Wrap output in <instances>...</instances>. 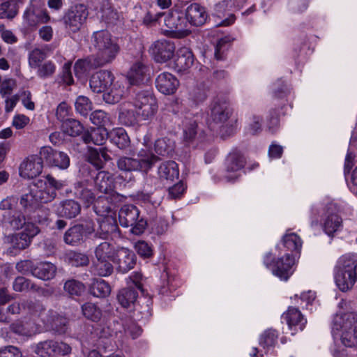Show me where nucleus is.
Wrapping results in <instances>:
<instances>
[{
  "instance_id": "1",
  "label": "nucleus",
  "mask_w": 357,
  "mask_h": 357,
  "mask_svg": "<svg viewBox=\"0 0 357 357\" xmlns=\"http://www.w3.org/2000/svg\"><path fill=\"white\" fill-rule=\"evenodd\" d=\"M91 44L97 51L93 65L100 67L112 63L120 51V47L107 30L95 31L91 37Z\"/></svg>"
},
{
  "instance_id": "2",
  "label": "nucleus",
  "mask_w": 357,
  "mask_h": 357,
  "mask_svg": "<svg viewBox=\"0 0 357 357\" xmlns=\"http://www.w3.org/2000/svg\"><path fill=\"white\" fill-rule=\"evenodd\" d=\"M334 280L341 291L353 288L357 282V261L353 255H345L338 259L334 268Z\"/></svg>"
},
{
  "instance_id": "3",
  "label": "nucleus",
  "mask_w": 357,
  "mask_h": 357,
  "mask_svg": "<svg viewBox=\"0 0 357 357\" xmlns=\"http://www.w3.org/2000/svg\"><path fill=\"white\" fill-rule=\"evenodd\" d=\"M340 332V340L347 347L357 345V314L354 312L337 314L333 319V332Z\"/></svg>"
},
{
  "instance_id": "4",
  "label": "nucleus",
  "mask_w": 357,
  "mask_h": 357,
  "mask_svg": "<svg viewBox=\"0 0 357 357\" xmlns=\"http://www.w3.org/2000/svg\"><path fill=\"white\" fill-rule=\"evenodd\" d=\"M119 220L121 226L130 227L135 235L142 234L146 228V220L140 215L139 208L132 204L123 206L119 211Z\"/></svg>"
},
{
  "instance_id": "5",
  "label": "nucleus",
  "mask_w": 357,
  "mask_h": 357,
  "mask_svg": "<svg viewBox=\"0 0 357 357\" xmlns=\"http://www.w3.org/2000/svg\"><path fill=\"white\" fill-rule=\"evenodd\" d=\"M162 20L165 26L163 33L167 36L183 38L189 33L188 22L183 14L178 10L163 13Z\"/></svg>"
},
{
  "instance_id": "6",
  "label": "nucleus",
  "mask_w": 357,
  "mask_h": 357,
  "mask_svg": "<svg viewBox=\"0 0 357 357\" xmlns=\"http://www.w3.org/2000/svg\"><path fill=\"white\" fill-rule=\"evenodd\" d=\"M94 231L95 222L92 219H86L70 227L63 235V241L69 245L78 246Z\"/></svg>"
},
{
  "instance_id": "7",
  "label": "nucleus",
  "mask_w": 357,
  "mask_h": 357,
  "mask_svg": "<svg viewBox=\"0 0 357 357\" xmlns=\"http://www.w3.org/2000/svg\"><path fill=\"white\" fill-rule=\"evenodd\" d=\"M210 116L215 123L222 124L221 132H225L227 135H231L234 131V126L231 124L227 127L224 124L230 119L233 110L229 104L224 99L215 98L210 105Z\"/></svg>"
},
{
  "instance_id": "8",
  "label": "nucleus",
  "mask_w": 357,
  "mask_h": 357,
  "mask_svg": "<svg viewBox=\"0 0 357 357\" xmlns=\"http://www.w3.org/2000/svg\"><path fill=\"white\" fill-rule=\"evenodd\" d=\"M158 158L154 155L144 158L119 157L116 160L118 169L124 172L139 171L147 173L153 166Z\"/></svg>"
},
{
  "instance_id": "9",
  "label": "nucleus",
  "mask_w": 357,
  "mask_h": 357,
  "mask_svg": "<svg viewBox=\"0 0 357 357\" xmlns=\"http://www.w3.org/2000/svg\"><path fill=\"white\" fill-rule=\"evenodd\" d=\"M132 105L137 115L144 120L153 118L158 109L156 100L149 91L137 92L133 98Z\"/></svg>"
},
{
  "instance_id": "10",
  "label": "nucleus",
  "mask_w": 357,
  "mask_h": 357,
  "mask_svg": "<svg viewBox=\"0 0 357 357\" xmlns=\"http://www.w3.org/2000/svg\"><path fill=\"white\" fill-rule=\"evenodd\" d=\"M88 14L84 4H77L69 9L62 18L66 31L69 34L77 32L86 20Z\"/></svg>"
},
{
  "instance_id": "11",
  "label": "nucleus",
  "mask_w": 357,
  "mask_h": 357,
  "mask_svg": "<svg viewBox=\"0 0 357 357\" xmlns=\"http://www.w3.org/2000/svg\"><path fill=\"white\" fill-rule=\"evenodd\" d=\"M245 160L243 155L237 151L230 153L225 160V174L224 179L227 182H234L241 176Z\"/></svg>"
},
{
  "instance_id": "12",
  "label": "nucleus",
  "mask_w": 357,
  "mask_h": 357,
  "mask_svg": "<svg viewBox=\"0 0 357 357\" xmlns=\"http://www.w3.org/2000/svg\"><path fill=\"white\" fill-rule=\"evenodd\" d=\"M175 45L169 40H158L150 47L149 52L157 63H165L173 58Z\"/></svg>"
},
{
  "instance_id": "13",
  "label": "nucleus",
  "mask_w": 357,
  "mask_h": 357,
  "mask_svg": "<svg viewBox=\"0 0 357 357\" xmlns=\"http://www.w3.org/2000/svg\"><path fill=\"white\" fill-rule=\"evenodd\" d=\"M39 154L49 166L66 169L70 165V158L67 153L54 150L50 146L41 148Z\"/></svg>"
},
{
  "instance_id": "14",
  "label": "nucleus",
  "mask_w": 357,
  "mask_h": 357,
  "mask_svg": "<svg viewBox=\"0 0 357 357\" xmlns=\"http://www.w3.org/2000/svg\"><path fill=\"white\" fill-rule=\"evenodd\" d=\"M43 158L42 156L33 155L24 160L20 166V175L24 178H33L43 170Z\"/></svg>"
},
{
  "instance_id": "15",
  "label": "nucleus",
  "mask_w": 357,
  "mask_h": 357,
  "mask_svg": "<svg viewBox=\"0 0 357 357\" xmlns=\"http://www.w3.org/2000/svg\"><path fill=\"white\" fill-rule=\"evenodd\" d=\"M114 80V76L111 71L99 70L90 77L89 86L93 93H104L111 86Z\"/></svg>"
},
{
  "instance_id": "16",
  "label": "nucleus",
  "mask_w": 357,
  "mask_h": 357,
  "mask_svg": "<svg viewBox=\"0 0 357 357\" xmlns=\"http://www.w3.org/2000/svg\"><path fill=\"white\" fill-rule=\"evenodd\" d=\"M289 260L290 255L287 254L285 255V261L282 257L275 262L272 255L268 254L264 258V264L267 268H272L274 275L279 277L281 280L287 281L289 278V270L290 268Z\"/></svg>"
},
{
  "instance_id": "17",
  "label": "nucleus",
  "mask_w": 357,
  "mask_h": 357,
  "mask_svg": "<svg viewBox=\"0 0 357 357\" xmlns=\"http://www.w3.org/2000/svg\"><path fill=\"white\" fill-rule=\"evenodd\" d=\"M136 260L135 254L132 250L121 248L116 251L114 262L119 272L126 273L135 267Z\"/></svg>"
},
{
  "instance_id": "18",
  "label": "nucleus",
  "mask_w": 357,
  "mask_h": 357,
  "mask_svg": "<svg viewBox=\"0 0 357 357\" xmlns=\"http://www.w3.org/2000/svg\"><path fill=\"white\" fill-rule=\"evenodd\" d=\"M40 232L38 226L31 222L26 225V228L22 232L15 234L13 237V243L15 248L24 250L31 243L32 238Z\"/></svg>"
},
{
  "instance_id": "19",
  "label": "nucleus",
  "mask_w": 357,
  "mask_h": 357,
  "mask_svg": "<svg viewBox=\"0 0 357 357\" xmlns=\"http://www.w3.org/2000/svg\"><path fill=\"white\" fill-rule=\"evenodd\" d=\"M119 231L116 219L107 216L99 222L98 229L95 228V231L92 234V240H107L111 235L119 232Z\"/></svg>"
},
{
  "instance_id": "20",
  "label": "nucleus",
  "mask_w": 357,
  "mask_h": 357,
  "mask_svg": "<svg viewBox=\"0 0 357 357\" xmlns=\"http://www.w3.org/2000/svg\"><path fill=\"white\" fill-rule=\"evenodd\" d=\"M87 161L97 169H102L105 163L112 160L106 147H88Z\"/></svg>"
},
{
  "instance_id": "21",
  "label": "nucleus",
  "mask_w": 357,
  "mask_h": 357,
  "mask_svg": "<svg viewBox=\"0 0 357 357\" xmlns=\"http://www.w3.org/2000/svg\"><path fill=\"white\" fill-rule=\"evenodd\" d=\"M187 22L192 25L199 26L203 25L208 17L206 8L197 3L189 5L185 10Z\"/></svg>"
},
{
  "instance_id": "22",
  "label": "nucleus",
  "mask_w": 357,
  "mask_h": 357,
  "mask_svg": "<svg viewBox=\"0 0 357 357\" xmlns=\"http://www.w3.org/2000/svg\"><path fill=\"white\" fill-rule=\"evenodd\" d=\"M149 68L143 60L135 61L130 68L128 79L131 84H140L149 79Z\"/></svg>"
},
{
  "instance_id": "23",
  "label": "nucleus",
  "mask_w": 357,
  "mask_h": 357,
  "mask_svg": "<svg viewBox=\"0 0 357 357\" xmlns=\"http://www.w3.org/2000/svg\"><path fill=\"white\" fill-rule=\"evenodd\" d=\"M155 85L158 91L162 93L172 94L176 91L178 86V81L171 73H162L157 77Z\"/></svg>"
},
{
  "instance_id": "24",
  "label": "nucleus",
  "mask_w": 357,
  "mask_h": 357,
  "mask_svg": "<svg viewBox=\"0 0 357 357\" xmlns=\"http://www.w3.org/2000/svg\"><path fill=\"white\" fill-rule=\"evenodd\" d=\"M56 212L60 217L72 219L80 213L81 206L74 199H66L56 206Z\"/></svg>"
},
{
  "instance_id": "25",
  "label": "nucleus",
  "mask_w": 357,
  "mask_h": 357,
  "mask_svg": "<svg viewBox=\"0 0 357 357\" xmlns=\"http://www.w3.org/2000/svg\"><path fill=\"white\" fill-rule=\"evenodd\" d=\"M108 137V132L105 128H90L84 130L82 135V141L86 144H93L102 146Z\"/></svg>"
},
{
  "instance_id": "26",
  "label": "nucleus",
  "mask_w": 357,
  "mask_h": 357,
  "mask_svg": "<svg viewBox=\"0 0 357 357\" xmlns=\"http://www.w3.org/2000/svg\"><path fill=\"white\" fill-rule=\"evenodd\" d=\"M33 185L37 188V190H33V192L38 203H48L56 198V192L54 190L50 188L43 179H36L33 182Z\"/></svg>"
},
{
  "instance_id": "27",
  "label": "nucleus",
  "mask_w": 357,
  "mask_h": 357,
  "mask_svg": "<svg viewBox=\"0 0 357 357\" xmlns=\"http://www.w3.org/2000/svg\"><path fill=\"white\" fill-rule=\"evenodd\" d=\"M277 339L278 335L275 331L271 329L266 331L259 339V345L263 347L264 350L254 347V353L250 354L251 357H258V354L260 357L264 356L267 354L268 349L275 345Z\"/></svg>"
},
{
  "instance_id": "28",
  "label": "nucleus",
  "mask_w": 357,
  "mask_h": 357,
  "mask_svg": "<svg viewBox=\"0 0 357 357\" xmlns=\"http://www.w3.org/2000/svg\"><path fill=\"white\" fill-rule=\"evenodd\" d=\"M178 175V165L173 160L162 162L158 168V176L161 181H173Z\"/></svg>"
},
{
  "instance_id": "29",
  "label": "nucleus",
  "mask_w": 357,
  "mask_h": 357,
  "mask_svg": "<svg viewBox=\"0 0 357 357\" xmlns=\"http://www.w3.org/2000/svg\"><path fill=\"white\" fill-rule=\"evenodd\" d=\"M126 90L124 86L119 81L111 84L103 93V100L108 104L114 105L119 102L124 96Z\"/></svg>"
},
{
  "instance_id": "30",
  "label": "nucleus",
  "mask_w": 357,
  "mask_h": 357,
  "mask_svg": "<svg viewBox=\"0 0 357 357\" xmlns=\"http://www.w3.org/2000/svg\"><path fill=\"white\" fill-rule=\"evenodd\" d=\"M137 298V289L134 287L122 288L116 296L118 303L123 308L133 307Z\"/></svg>"
},
{
  "instance_id": "31",
  "label": "nucleus",
  "mask_w": 357,
  "mask_h": 357,
  "mask_svg": "<svg viewBox=\"0 0 357 357\" xmlns=\"http://www.w3.org/2000/svg\"><path fill=\"white\" fill-rule=\"evenodd\" d=\"M24 19L29 26H34L38 23L47 22L50 17L43 10L31 6L25 10Z\"/></svg>"
},
{
  "instance_id": "32",
  "label": "nucleus",
  "mask_w": 357,
  "mask_h": 357,
  "mask_svg": "<svg viewBox=\"0 0 357 357\" xmlns=\"http://www.w3.org/2000/svg\"><path fill=\"white\" fill-rule=\"evenodd\" d=\"M333 206V204H330L324 222V229L328 236L333 235L342 228V218L336 213L330 212Z\"/></svg>"
},
{
  "instance_id": "33",
  "label": "nucleus",
  "mask_w": 357,
  "mask_h": 357,
  "mask_svg": "<svg viewBox=\"0 0 357 357\" xmlns=\"http://www.w3.org/2000/svg\"><path fill=\"white\" fill-rule=\"evenodd\" d=\"M175 67L178 71H185L194 63V55L187 47H182L177 52Z\"/></svg>"
},
{
  "instance_id": "34",
  "label": "nucleus",
  "mask_w": 357,
  "mask_h": 357,
  "mask_svg": "<svg viewBox=\"0 0 357 357\" xmlns=\"http://www.w3.org/2000/svg\"><path fill=\"white\" fill-rule=\"evenodd\" d=\"M56 273V266L50 262L39 263L32 269V275L43 280H50L54 278Z\"/></svg>"
},
{
  "instance_id": "35",
  "label": "nucleus",
  "mask_w": 357,
  "mask_h": 357,
  "mask_svg": "<svg viewBox=\"0 0 357 357\" xmlns=\"http://www.w3.org/2000/svg\"><path fill=\"white\" fill-rule=\"evenodd\" d=\"M114 179L112 174L106 171L99 172L95 178L94 183L96 189L100 192L107 194L113 190Z\"/></svg>"
},
{
  "instance_id": "36",
  "label": "nucleus",
  "mask_w": 357,
  "mask_h": 357,
  "mask_svg": "<svg viewBox=\"0 0 357 357\" xmlns=\"http://www.w3.org/2000/svg\"><path fill=\"white\" fill-rule=\"evenodd\" d=\"M152 300L149 297H145L137 300L132 309L136 319H147L151 316Z\"/></svg>"
},
{
  "instance_id": "37",
  "label": "nucleus",
  "mask_w": 357,
  "mask_h": 357,
  "mask_svg": "<svg viewBox=\"0 0 357 357\" xmlns=\"http://www.w3.org/2000/svg\"><path fill=\"white\" fill-rule=\"evenodd\" d=\"M110 142L120 149H126L130 146V140L126 130L123 128L114 129L108 133Z\"/></svg>"
},
{
  "instance_id": "38",
  "label": "nucleus",
  "mask_w": 357,
  "mask_h": 357,
  "mask_svg": "<svg viewBox=\"0 0 357 357\" xmlns=\"http://www.w3.org/2000/svg\"><path fill=\"white\" fill-rule=\"evenodd\" d=\"M89 292L97 298L107 297L111 293V287L102 279H94L89 287Z\"/></svg>"
},
{
  "instance_id": "39",
  "label": "nucleus",
  "mask_w": 357,
  "mask_h": 357,
  "mask_svg": "<svg viewBox=\"0 0 357 357\" xmlns=\"http://www.w3.org/2000/svg\"><path fill=\"white\" fill-rule=\"evenodd\" d=\"M100 13L102 20L107 24H115L120 19L119 13L108 1L102 2Z\"/></svg>"
},
{
  "instance_id": "40",
  "label": "nucleus",
  "mask_w": 357,
  "mask_h": 357,
  "mask_svg": "<svg viewBox=\"0 0 357 357\" xmlns=\"http://www.w3.org/2000/svg\"><path fill=\"white\" fill-rule=\"evenodd\" d=\"M73 192L77 198L82 199L87 205L93 204L96 200L94 193L83 182L75 183Z\"/></svg>"
},
{
  "instance_id": "41",
  "label": "nucleus",
  "mask_w": 357,
  "mask_h": 357,
  "mask_svg": "<svg viewBox=\"0 0 357 357\" xmlns=\"http://www.w3.org/2000/svg\"><path fill=\"white\" fill-rule=\"evenodd\" d=\"M63 132L71 137H77L80 135H82L84 127L81 123L74 119H66L61 125Z\"/></svg>"
},
{
  "instance_id": "42",
  "label": "nucleus",
  "mask_w": 357,
  "mask_h": 357,
  "mask_svg": "<svg viewBox=\"0 0 357 357\" xmlns=\"http://www.w3.org/2000/svg\"><path fill=\"white\" fill-rule=\"evenodd\" d=\"M82 312L86 319L93 322H98L102 315L101 309L97 305L90 302L82 305Z\"/></svg>"
},
{
  "instance_id": "43",
  "label": "nucleus",
  "mask_w": 357,
  "mask_h": 357,
  "mask_svg": "<svg viewBox=\"0 0 357 357\" xmlns=\"http://www.w3.org/2000/svg\"><path fill=\"white\" fill-rule=\"evenodd\" d=\"M33 351L41 357H50L55 354L54 340H47L33 346Z\"/></svg>"
},
{
  "instance_id": "44",
  "label": "nucleus",
  "mask_w": 357,
  "mask_h": 357,
  "mask_svg": "<svg viewBox=\"0 0 357 357\" xmlns=\"http://www.w3.org/2000/svg\"><path fill=\"white\" fill-rule=\"evenodd\" d=\"M127 103L124 102L119 107V120L122 125L126 126H134L137 121L133 110L126 107Z\"/></svg>"
},
{
  "instance_id": "45",
  "label": "nucleus",
  "mask_w": 357,
  "mask_h": 357,
  "mask_svg": "<svg viewBox=\"0 0 357 357\" xmlns=\"http://www.w3.org/2000/svg\"><path fill=\"white\" fill-rule=\"evenodd\" d=\"M63 289L69 296H80L85 290L84 284L77 280L70 279L66 281Z\"/></svg>"
},
{
  "instance_id": "46",
  "label": "nucleus",
  "mask_w": 357,
  "mask_h": 357,
  "mask_svg": "<svg viewBox=\"0 0 357 357\" xmlns=\"http://www.w3.org/2000/svg\"><path fill=\"white\" fill-rule=\"evenodd\" d=\"M307 324V319L297 308H291V335L298 331H303Z\"/></svg>"
},
{
  "instance_id": "47",
  "label": "nucleus",
  "mask_w": 357,
  "mask_h": 357,
  "mask_svg": "<svg viewBox=\"0 0 357 357\" xmlns=\"http://www.w3.org/2000/svg\"><path fill=\"white\" fill-rule=\"evenodd\" d=\"M93 272L101 277H107L113 273V266L107 259H96L93 262Z\"/></svg>"
},
{
  "instance_id": "48",
  "label": "nucleus",
  "mask_w": 357,
  "mask_h": 357,
  "mask_svg": "<svg viewBox=\"0 0 357 357\" xmlns=\"http://www.w3.org/2000/svg\"><path fill=\"white\" fill-rule=\"evenodd\" d=\"M13 289L15 291L22 292L27 291H32L34 292L38 291L39 287L36 284L31 282L30 280L26 279L22 276L17 277L13 284Z\"/></svg>"
},
{
  "instance_id": "49",
  "label": "nucleus",
  "mask_w": 357,
  "mask_h": 357,
  "mask_svg": "<svg viewBox=\"0 0 357 357\" xmlns=\"http://www.w3.org/2000/svg\"><path fill=\"white\" fill-rule=\"evenodd\" d=\"M66 260L72 266H86L89 264V257L84 253L70 251L66 255Z\"/></svg>"
},
{
  "instance_id": "50",
  "label": "nucleus",
  "mask_w": 357,
  "mask_h": 357,
  "mask_svg": "<svg viewBox=\"0 0 357 357\" xmlns=\"http://www.w3.org/2000/svg\"><path fill=\"white\" fill-rule=\"evenodd\" d=\"M291 268L297 265L301 257L303 241L297 234L291 233ZM293 270L291 269V273Z\"/></svg>"
},
{
  "instance_id": "51",
  "label": "nucleus",
  "mask_w": 357,
  "mask_h": 357,
  "mask_svg": "<svg viewBox=\"0 0 357 357\" xmlns=\"http://www.w3.org/2000/svg\"><path fill=\"white\" fill-rule=\"evenodd\" d=\"M114 249L112 244L107 241L100 243L95 250L96 259H108L113 257Z\"/></svg>"
},
{
  "instance_id": "52",
  "label": "nucleus",
  "mask_w": 357,
  "mask_h": 357,
  "mask_svg": "<svg viewBox=\"0 0 357 357\" xmlns=\"http://www.w3.org/2000/svg\"><path fill=\"white\" fill-rule=\"evenodd\" d=\"M22 3V1L8 0L0 6V13L4 17L8 18L14 17L18 12V3Z\"/></svg>"
},
{
  "instance_id": "53",
  "label": "nucleus",
  "mask_w": 357,
  "mask_h": 357,
  "mask_svg": "<svg viewBox=\"0 0 357 357\" xmlns=\"http://www.w3.org/2000/svg\"><path fill=\"white\" fill-rule=\"evenodd\" d=\"M28 222H31L34 225L38 224H45L47 220V213L42 207L38 206L27 214Z\"/></svg>"
},
{
  "instance_id": "54",
  "label": "nucleus",
  "mask_w": 357,
  "mask_h": 357,
  "mask_svg": "<svg viewBox=\"0 0 357 357\" xmlns=\"http://www.w3.org/2000/svg\"><path fill=\"white\" fill-rule=\"evenodd\" d=\"M90 120L98 128H105L110 124L108 114L102 110H96L92 112L90 115Z\"/></svg>"
},
{
  "instance_id": "55",
  "label": "nucleus",
  "mask_w": 357,
  "mask_h": 357,
  "mask_svg": "<svg viewBox=\"0 0 357 357\" xmlns=\"http://www.w3.org/2000/svg\"><path fill=\"white\" fill-rule=\"evenodd\" d=\"M20 204L25 210V213L27 214L39 206V203L38 200H36L33 190L30 193L25 194L22 196L20 199Z\"/></svg>"
},
{
  "instance_id": "56",
  "label": "nucleus",
  "mask_w": 357,
  "mask_h": 357,
  "mask_svg": "<svg viewBox=\"0 0 357 357\" xmlns=\"http://www.w3.org/2000/svg\"><path fill=\"white\" fill-rule=\"evenodd\" d=\"M75 105L76 111L84 116H86L92 109L91 102L87 97L83 96L77 98Z\"/></svg>"
},
{
  "instance_id": "57",
  "label": "nucleus",
  "mask_w": 357,
  "mask_h": 357,
  "mask_svg": "<svg viewBox=\"0 0 357 357\" xmlns=\"http://www.w3.org/2000/svg\"><path fill=\"white\" fill-rule=\"evenodd\" d=\"M93 210L95 213L100 216L107 215L111 211V208L107 199L105 197H98L94 201Z\"/></svg>"
},
{
  "instance_id": "58",
  "label": "nucleus",
  "mask_w": 357,
  "mask_h": 357,
  "mask_svg": "<svg viewBox=\"0 0 357 357\" xmlns=\"http://www.w3.org/2000/svg\"><path fill=\"white\" fill-rule=\"evenodd\" d=\"M3 220L6 222H8L14 229H19L22 227L25 229L26 225L28 224V218L26 219L24 215L20 213H15L12 217L8 218L4 215Z\"/></svg>"
},
{
  "instance_id": "59",
  "label": "nucleus",
  "mask_w": 357,
  "mask_h": 357,
  "mask_svg": "<svg viewBox=\"0 0 357 357\" xmlns=\"http://www.w3.org/2000/svg\"><path fill=\"white\" fill-rule=\"evenodd\" d=\"M137 253L144 259L151 258L153 255L152 246L144 241H139L135 244Z\"/></svg>"
},
{
  "instance_id": "60",
  "label": "nucleus",
  "mask_w": 357,
  "mask_h": 357,
  "mask_svg": "<svg viewBox=\"0 0 357 357\" xmlns=\"http://www.w3.org/2000/svg\"><path fill=\"white\" fill-rule=\"evenodd\" d=\"M46 54L44 51L36 48L29 55V63L32 68H36L45 59Z\"/></svg>"
},
{
  "instance_id": "61",
  "label": "nucleus",
  "mask_w": 357,
  "mask_h": 357,
  "mask_svg": "<svg viewBox=\"0 0 357 357\" xmlns=\"http://www.w3.org/2000/svg\"><path fill=\"white\" fill-rule=\"evenodd\" d=\"M91 67L96 68L93 65V61H92L89 59H79L77 61L74 66L75 75L77 77L82 76L90 69Z\"/></svg>"
},
{
  "instance_id": "62",
  "label": "nucleus",
  "mask_w": 357,
  "mask_h": 357,
  "mask_svg": "<svg viewBox=\"0 0 357 357\" xmlns=\"http://www.w3.org/2000/svg\"><path fill=\"white\" fill-rule=\"evenodd\" d=\"M154 150L158 155L165 156L173 151V146L165 139H158L155 142Z\"/></svg>"
},
{
  "instance_id": "63",
  "label": "nucleus",
  "mask_w": 357,
  "mask_h": 357,
  "mask_svg": "<svg viewBox=\"0 0 357 357\" xmlns=\"http://www.w3.org/2000/svg\"><path fill=\"white\" fill-rule=\"evenodd\" d=\"M68 321L63 317H56L52 323V329L57 334H65L68 331Z\"/></svg>"
},
{
  "instance_id": "64",
  "label": "nucleus",
  "mask_w": 357,
  "mask_h": 357,
  "mask_svg": "<svg viewBox=\"0 0 357 357\" xmlns=\"http://www.w3.org/2000/svg\"><path fill=\"white\" fill-rule=\"evenodd\" d=\"M0 357H23L21 349L13 345L0 347Z\"/></svg>"
}]
</instances>
